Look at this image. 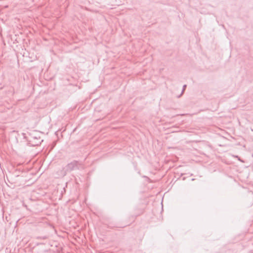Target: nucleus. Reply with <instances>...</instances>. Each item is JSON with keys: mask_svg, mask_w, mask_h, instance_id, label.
<instances>
[{"mask_svg": "<svg viewBox=\"0 0 253 253\" xmlns=\"http://www.w3.org/2000/svg\"><path fill=\"white\" fill-rule=\"evenodd\" d=\"M186 87V85H184L183 86V89H182V93L183 92V91H184V90L185 89V88Z\"/></svg>", "mask_w": 253, "mask_h": 253, "instance_id": "7ed1b4c3", "label": "nucleus"}, {"mask_svg": "<svg viewBox=\"0 0 253 253\" xmlns=\"http://www.w3.org/2000/svg\"><path fill=\"white\" fill-rule=\"evenodd\" d=\"M28 143L32 146H36L40 145L43 141L41 138L37 135L30 134L27 138Z\"/></svg>", "mask_w": 253, "mask_h": 253, "instance_id": "f03ea898", "label": "nucleus"}, {"mask_svg": "<svg viewBox=\"0 0 253 253\" xmlns=\"http://www.w3.org/2000/svg\"><path fill=\"white\" fill-rule=\"evenodd\" d=\"M82 167L83 165L81 163L77 161H73L71 163L68 164L61 170H59L58 172L59 173V176L61 177H63L65 176L67 173L70 172L74 170L79 169L80 168Z\"/></svg>", "mask_w": 253, "mask_h": 253, "instance_id": "f257e3e1", "label": "nucleus"}, {"mask_svg": "<svg viewBox=\"0 0 253 253\" xmlns=\"http://www.w3.org/2000/svg\"><path fill=\"white\" fill-rule=\"evenodd\" d=\"M40 239H46L47 238V237L46 236H43V237H40Z\"/></svg>", "mask_w": 253, "mask_h": 253, "instance_id": "20e7f679", "label": "nucleus"}]
</instances>
